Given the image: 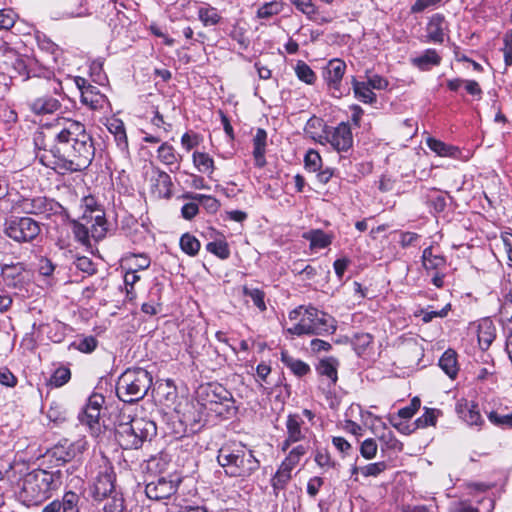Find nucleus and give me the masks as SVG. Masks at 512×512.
Returning a JSON list of instances; mask_svg holds the SVG:
<instances>
[{
	"label": "nucleus",
	"mask_w": 512,
	"mask_h": 512,
	"mask_svg": "<svg viewBox=\"0 0 512 512\" xmlns=\"http://www.w3.org/2000/svg\"><path fill=\"white\" fill-rule=\"evenodd\" d=\"M153 383L152 375L143 368L127 369L118 379L116 394L125 403L142 400Z\"/></svg>",
	"instance_id": "39448f33"
},
{
	"label": "nucleus",
	"mask_w": 512,
	"mask_h": 512,
	"mask_svg": "<svg viewBox=\"0 0 512 512\" xmlns=\"http://www.w3.org/2000/svg\"><path fill=\"white\" fill-rule=\"evenodd\" d=\"M206 249L221 259H227L230 255L228 244L224 241L209 242Z\"/></svg>",
	"instance_id": "49530a36"
},
{
	"label": "nucleus",
	"mask_w": 512,
	"mask_h": 512,
	"mask_svg": "<svg viewBox=\"0 0 512 512\" xmlns=\"http://www.w3.org/2000/svg\"><path fill=\"white\" fill-rule=\"evenodd\" d=\"M327 141L338 152L347 151L353 145V136L351 128L347 123H340L331 131L327 137Z\"/></svg>",
	"instance_id": "ddd939ff"
},
{
	"label": "nucleus",
	"mask_w": 512,
	"mask_h": 512,
	"mask_svg": "<svg viewBox=\"0 0 512 512\" xmlns=\"http://www.w3.org/2000/svg\"><path fill=\"white\" fill-rule=\"evenodd\" d=\"M0 384L13 388L17 385L16 376L7 368H0Z\"/></svg>",
	"instance_id": "680f3d73"
},
{
	"label": "nucleus",
	"mask_w": 512,
	"mask_h": 512,
	"mask_svg": "<svg viewBox=\"0 0 512 512\" xmlns=\"http://www.w3.org/2000/svg\"><path fill=\"white\" fill-rule=\"evenodd\" d=\"M495 339V327L489 320H484L478 327V341L482 348H488Z\"/></svg>",
	"instance_id": "c756f323"
},
{
	"label": "nucleus",
	"mask_w": 512,
	"mask_h": 512,
	"mask_svg": "<svg viewBox=\"0 0 512 512\" xmlns=\"http://www.w3.org/2000/svg\"><path fill=\"white\" fill-rule=\"evenodd\" d=\"M303 420L298 414H290L287 417L286 429L290 441H301L305 435L302 432Z\"/></svg>",
	"instance_id": "bb28decb"
},
{
	"label": "nucleus",
	"mask_w": 512,
	"mask_h": 512,
	"mask_svg": "<svg viewBox=\"0 0 512 512\" xmlns=\"http://www.w3.org/2000/svg\"><path fill=\"white\" fill-rule=\"evenodd\" d=\"M422 262L426 270H435L445 265V258L441 255H434L432 247H428L423 251Z\"/></svg>",
	"instance_id": "473e14b6"
},
{
	"label": "nucleus",
	"mask_w": 512,
	"mask_h": 512,
	"mask_svg": "<svg viewBox=\"0 0 512 512\" xmlns=\"http://www.w3.org/2000/svg\"><path fill=\"white\" fill-rule=\"evenodd\" d=\"M281 11V4L278 2H267L260 6L257 10V16L259 18L268 19L274 15H277Z\"/></svg>",
	"instance_id": "de8ad7c7"
},
{
	"label": "nucleus",
	"mask_w": 512,
	"mask_h": 512,
	"mask_svg": "<svg viewBox=\"0 0 512 512\" xmlns=\"http://www.w3.org/2000/svg\"><path fill=\"white\" fill-rule=\"evenodd\" d=\"M73 233L75 238L82 244L89 243V229L86 227L84 223L74 222Z\"/></svg>",
	"instance_id": "4d7b16f0"
},
{
	"label": "nucleus",
	"mask_w": 512,
	"mask_h": 512,
	"mask_svg": "<svg viewBox=\"0 0 512 512\" xmlns=\"http://www.w3.org/2000/svg\"><path fill=\"white\" fill-rule=\"evenodd\" d=\"M82 206L85 208L82 220L88 222V212L89 215L97 212V210H100L98 208V204L93 196H86L82 200Z\"/></svg>",
	"instance_id": "bf43d9fd"
},
{
	"label": "nucleus",
	"mask_w": 512,
	"mask_h": 512,
	"mask_svg": "<svg viewBox=\"0 0 512 512\" xmlns=\"http://www.w3.org/2000/svg\"><path fill=\"white\" fill-rule=\"evenodd\" d=\"M441 414V411L434 408H424V414L415 420L412 424L415 428H426L428 426H435L437 422L438 416Z\"/></svg>",
	"instance_id": "72a5a7b5"
},
{
	"label": "nucleus",
	"mask_w": 512,
	"mask_h": 512,
	"mask_svg": "<svg viewBox=\"0 0 512 512\" xmlns=\"http://www.w3.org/2000/svg\"><path fill=\"white\" fill-rule=\"evenodd\" d=\"M428 202L437 213L444 211L446 208L445 197L437 192H435V195L429 197Z\"/></svg>",
	"instance_id": "774afa93"
},
{
	"label": "nucleus",
	"mask_w": 512,
	"mask_h": 512,
	"mask_svg": "<svg viewBox=\"0 0 512 512\" xmlns=\"http://www.w3.org/2000/svg\"><path fill=\"white\" fill-rule=\"evenodd\" d=\"M5 232L17 242H29L40 233L38 222L30 217H14L6 223Z\"/></svg>",
	"instance_id": "0eeeda50"
},
{
	"label": "nucleus",
	"mask_w": 512,
	"mask_h": 512,
	"mask_svg": "<svg viewBox=\"0 0 512 512\" xmlns=\"http://www.w3.org/2000/svg\"><path fill=\"white\" fill-rule=\"evenodd\" d=\"M193 162L200 172L212 173L214 170V161L207 153L194 152Z\"/></svg>",
	"instance_id": "4c0bfd02"
},
{
	"label": "nucleus",
	"mask_w": 512,
	"mask_h": 512,
	"mask_svg": "<svg viewBox=\"0 0 512 512\" xmlns=\"http://www.w3.org/2000/svg\"><path fill=\"white\" fill-rule=\"evenodd\" d=\"M217 461L228 476L243 480L249 478L260 467V462L253 452L243 445L222 446L218 451Z\"/></svg>",
	"instance_id": "7ed1b4c3"
},
{
	"label": "nucleus",
	"mask_w": 512,
	"mask_h": 512,
	"mask_svg": "<svg viewBox=\"0 0 512 512\" xmlns=\"http://www.w3.org/2000/svg\"><path fill=\"white\" fill-rule=\"evenodd\" d=\"M184 197L200 203L209 213L217 212L220 207V202L212 196L188 193Z\"/></svg>",
	"instance_id": "2f4dec72"
},
{
	"label": "nucleus",
	"mask_w": 512,
	"mask_h": 512,
	"mask_svg": "<svg viewBox=\"0 0 512 512\" xmlns=\"http://www.w3.org/2000/svg\"><path fill=\"white\" fill-rule=\"evenodd\" d=\"M299 316V322L288 328V333L297 336L324 335L333 334L336 330L333 317L313 306H300L289 313L291 320H296Z\"/></svg>",
	"instance_id": "20e7f679"
},
{
	"label": "nucleus",
	"mask_w": 512,
	"mask_h": 512,
	"mask_svg": "<svg viewBox=\"0 0 512 512\" xmlns=\"http://www.w3.org/2000/svg\"><path fill=\"white\" fill-rule=\"evenodd\" d=\"M74 264L77 269L84 273H87L88 275H92L96 271L95 265L93 264L92 260L86 256L77 257Z\"/></svg>",
	"instance_id": "5fc2aeb1"
},
{
	"label": "nucleus",
	"mask_w": 512,
	"mask_h": 512,
	"mask_svg": "<svg viewBox=\"0 0 512 512\" xmlns=\"http://www.w3.org/2000/svg\"><path fill=\"white\" fill-rule=\"evenodd\" d=\"M71 378L70 369L66 367L57 368L50 377L49 383L54 387H61Z\"/></svg>",
	"instance_id": "c03bdc74"
},
{
	"label": "nucleus",
	"mask_w": 512,
	"mask_h": 512,
	"mask_svg": "<svg viewBox=\"0 0 512 512\" xmlns=\"http://www.w3.org/2000/svg\"><path fill=\"white\" fill-rule=\"evenodd\" d=\"M305 168L311 172L320 170L322 165V159L320 154L313 149L307 151L304 157Z\"/></svg>",
	"instance_id": "a18cd8bd"
},
{
	"label": "nucleus",
	"mask_w": 512,
	"mask_h": 512,
	"mask_svg": "<svg viewBox=\"0 0 512 512\" xmlns=\"http://www.w3.org/2000/svg\"><path fill=\"white\" fill-rule=\"evenodd\" d=\"M163 285L159 282L153 284L148 293V301L141 306V311L149 316H154L162 310Z\"/></svg>",
	"instance_id": "2eb2a0df"
},
{
	"label": "nucleus",
	"mask_w": 512,
	"mask_h": 512,
	"mask_svg": "<svg viewBox=\"0 0 512 512\" xmlns=\"http://www.w3.org/2000/svg\"><path fill=\"white\" fill-rule=\"evenodd\" d=\"M157 427L154 421L144 417H130L122 414L115 428V437L119 445L125 449H139L143 443L156 436Z\"/></svg>",
	"instance_id": "f03ea898"
},
{
	"label": "nucleus",
	"mask_w": 512,
	"mask_h": 512,
	"mask_svg": "<svg viewBox=\"0 0 512 512\" xmlns=\"http://www.w3.org/2000/svg\"><path fill=\"white\" fill-rule=\"evenodd\" d=\"M152 173L151 185L154 192L157 193L158 197H170L172 186L170 176L159 168H153Z\"/></svg>",
	"instance_id": "f3484780"
},
{
	"label": "nucleus",
	"mask_w": 512,
	"mask_h": 512,
	"mask_svg": "<svg viewBox=\"0 0 512 512\" xmlns=\"http://www.w3.org/2000/svg\"><path fill=\"white\" fill-rule=\"evenodd\" d=\"M106 102V96L93 85L82 91L81 103L92 110L103 108Z\"/></svg>",
	"instance_id": "aec40b11"
},
{
	"label": "nucleus",
	"mask_w": 512,
	"mask_h": 512,
	"mask_svg": "<svg viewBox=\"0 0 512 512\" xmlns=\"http://www.w3.org/2000/svg\"><path fill=\"white\" fill-rule=\"evenodd\" d=\"M78 502L79 496L73 491H68L60 502V510L62 512H79Z\"/></svg>",
	"instance_id": "79ce46f5"
},
{
	"label": "nucleus",
	"mask_w": 512,
	"mask_h": 512,
	"mask_svg": "<svg viewBox=\"0 0 512 512\" xmlns=\"http://www.w3.org/2000/svg\"><path fill=\"white\" fill-rule=\"evenodd\" d=\"M282 363L291 370V372L298 376L303 377L310 372V366L302 360L296 359L291 356L288 352H281Z\"/></svg>",
	"instance_id": "b1692460"
},
{
	"label": "nucleus",
	"mask_w": 512,
	"mask_h": 512,
	"mask_svg": "<svg viewBox=\"0 0 512 512\" xmlns=\"http://www.w3.org/2000/svg\"><path fill=\"white\" fill-rule=\"evenodd\" d=\"M291 479V475H287L283 472H279L277 470V472L275 473V475L273 476L272 480H271V485L274 489V491L276 492L277 490H283L285 488V486L287 485V483L290 481Z\"/></svg>",
	"instance_id": "052dcab7"
},
{
	"label": "nucleus",
	"mask_w": 512,
	"mask_h": 512,
	"mask_svg": "<svg viewBox=\"0 0 512 512\" xmlns=\"http://www.w3.org/2000/svg\"><path fill=\"white\" fill-rule=\"evenodd\" d=\"M267 133L264 129L259 128L253 138V155L255 158V164L258 167H263L266 163L265 160V147H266Z\"/></svg>",
	"instance_id": "5701e85b"
},
{
	"label": "nucleus",
	"mask_w": 512,
	"mask_h": 512,
	"mask_svg": "<svg viewBox=\"0 0 512 512\" xmlns=\"http://www.w3.org/2000/svg\"><path fill=\"white\" fill-rule=\"evenodd\" d=\"M352 87L355 97L360 101L364 103H373L376 100V94L366 82H359L353 77Z\"/></svg>",
	"instance_id": "c85d7f7f"
},
{
	"label": "nucleus",
	"mask_w": 512,
	"mask_h": 512,
	"mask_svg": "<svg viewBox=\"0 0 512 512\" xmlns=\"http://www.w3.org/2000/svg\"><path fill=\"white\" fill-rule=\"evenodd\" d=\"M345 70V62L338 58L330 60L326 67L324 68V79L329 88L334 90L333 95H335L336 91L339 92V95H337V97H340L342 95V92L340 91V85Z\"/></svg>",
	"instance_id": "9b49d317"
},
{
	"label": "nucleus",
	"mask_w": 512,
	"mask_h": 512,
	"mask_svg": "<svg viewBox=\"0 0 512 512\" xmlns=\"http://www.w3.org/2000/svg\"><path fill=\"white\" fill-rule=\"evenodd\" d=\"M104 512H128L122 498H113L108 501L103 509Z\"/></svg>",
	"instance_id": "0e129e2a"
},
{
	"label": "nucleus",
	"mask_w": 512,
	"mask_h": 512,
	"mask_svg": "<svg viewBox=\"0 0 512 512\" xmlns=\"http://www.w3.org/2000/svg\"><path fill=\"white\" fill-rule=\"evenodd\" d=\"M114 480L115 476L112 468L106 465L102 467L93 482V497L97 500H101L110 495L114 490Z\"/></svg>",
	"instance_id": "1a4fd4ad"
},
{
	"label": "nucleus",
	"mask_w": 512,
	"mask_h": 512,
	"mask_svg": "<svg viewBox=\"0 0 512 512\" xmlns=\"http://www.w3.org/2000/svg\"><path fill=\"white\" fill-rule=\"evenodd\" d=\"M315 462L323 468H333L335 466V462L326 450L317 451L315 455Z\"/></svg>",
	"instance_id": "e2e57ef3"
},
{
	"label": "nucleus",
	"mask_w": 512,
	"mask_h": 512,
	"mask_svg": "<svg viewBox=\"0 0 512 512\" xmlns=\"http://www.w3.org/2000/svg\"><path fill=\"white\" fill-rule=\"evenodd\" d=\"M33 141L37 149L44 151L41 161L63 172L82 171L95 156L94 141L85 125L70 118L60 117L42 125Z\"/></svg>",
	"instance_id": "f257e3e1"
},
{
	"label": "nucleus",
	"mask_w": 512,
	"mask_h": 512,
	"mask_svg": "<svg viewBox=\"0 0 512 512\" xmlns=\"http://www.w3.org/2000/svg\"><path fill=\"white\" fill-rule=\"evenodd\" d=\"M107 129L114 135L119 149L126 150L128 148V141L123 121L118 118H111L107 122Z\"/></svg>",
	"instance_id": "4be33fe9"
},
{
	"label": "nucleus",
	"mask_w": 512,
	"mask_h": 512,
	"mask_svg": "<svg viewBox=\"0 0 512 512\" xmlns=\"http://www.w3.org/2000/svg\"><path fill=\"white\" fill-rule=\"evenodd\" d=\"M413 64L421 70H428L431 66H437L441 62V57L436 50L427 49L422 55L414 58Z\"/></svg>",
	"instance_id": "cd10ccee"
},
{
	"label": "nucleus",
	"mask_w": 512,
	"mask_h": 512,
	"mask_svg": "<svg viewBox=\"0 0 512 512\" xmlns=\"http://www.w3.org/2000/svg\"><path fill=\"white\" fill-rule=\"evenodd\" d=\"M360 454L367 460L373 459L377 454V443L374 439L364 440L360 446Z\"/></svg>",
	"instance_id": "8fccbe9b"
},
{
	"label": "nucleus",
	"mask_w": 512,
	"mask_h": 512,
	"mask_svg": "<svg viewBox=\"0 0 512 512\" xmlns=\"http://www.w3.org/2000/svg\"><path fill=\"white\" fill-rule=\"evenodd\" d=\"M28 273L22 267L17 265L5 266L2 268L1 277L3 283L7 287L21 288L26 279Z\"/></svg>",
	"instance_id": "dca6fc26"
},
{
	"label": "nucleus",
	"mask_w": 512,
	"mask_h": 512,
	"mask_svg": "<svg viewBox=\"0 0 512 512\" xmlns=\"http://www.w3.org/2000/svg\"><path fill=\"white\" fill-rule=\"evenodd\" d=\"M54 482V474L45 470L30 473L24 479L22 493L28 501L41 502L49 497Z\"/></svg>",
	"instance_id": "423d86ee"
},
{
	"label": "nucleus",
	"mask_w": 512,
	"mask_h": 512,
	"mask_svg": "<svg viewBox=\"0 0 512 512\" xmlns=\"http://www.w3.org/2000/svg\"><path fill=\"white\" fill-rule=\"evenodd\" d=\"M198 17L204 26L217 25L221 20V16L217 9L211 6L200 7L198 10Z\"/></svg>",
	"instance_id": "c9c22d12"
},
{
	"label": "nucleus",
	"mask_w": 512,
	"mask_h": 512,
	"mask_svg": "<svg viewBox=\"0 0 512 512\" xmlns=\"http://www.w3.org/2000/svg\"><path fill=\"white\" fill-rule=\"evenodd\" d=\"M105 402L103 395L94 393L87 401L83 411L79 414V421L88 426L92 434H98L101 431V410Z\"/></svg>",
	"instance_id": "6e6552de"
},
{
	"label": "nucleus",
	"mask_w": 512,
	"mask_h": 512,
	"mask_svg": "<svg viewBox=\"0 0 512 512\" xmlns=\"http://www.w3.org/2000/svg\"><path fill=\"white\" fill-rule=\"evenodd\" d=\"M15 24V14L11 10H0V31L9 30Z\"/></svg>",
	"instance_id": "13d9d810"
},
{
	"label": "nucleus",
	"mask_w": 512,
	"mask_h": 512,
	"mask_svg": "<svg viewBox=\"0 0 512 512\" xmlns=\"http://www.w3.org/2000/svg\"><path fill=\"white\" fill-rule=\"evenodd\" d=\"M373 337L369 333H358L354 336V346L357 352L360 354L363 352L371 343Z\"/></svg>",
	"instance_id": "6e6d98bb"
},
{
	"label": "nucleus",
	"mask_w": 512,
	"mask_h": 512,
	"mask_svg": "<svg viewBox=\"0 0 512 512\" xmlns=\"http://www.w3.org/2000/svg\"><path fill=\"white\" fill-rule=\"evenodd\" d=\"M157 153L159 160L165 165H174L177 163V155L171 145L163 143L158 148Z\"/></svg>",
	"instance_id": "37998d69"
},
{
	"label": "nucleus",
	"mask_w": 512,
	"mask_h": 512,
	"mask_svg": "<svg viewBox=\"0 0 512 512\" xmlns=\"http://www.w3.org/2000/svg\"><path fill=\"white\" fill-rule=\"evenodd\" d=\"M461 413L462 418L469 425H481L483 423V419L479 412L478 406L474 403H471L470 405L466 404L465 410H462Z\"/></svg>",
	"instance_id": "a19ab883"
},
{
	"label": "nucleus",
	"mask_w": 512,
	"mask_h": 512,
	"mask_svg": "<svg viewBox=\"0 0 512 512\" xmlns=\"http://www.w3.org/2000/svg\"><path fill=\"white\" fill-rule=\"evenodd\" d=\"M303 238L310 242L311 249H323L332 243V237L320 229L305 232Z\"/></svg>",
	"instance_id": "393cba45"
},
{
	"label": "nucleus",
	"mask_w": 512,
	"mask_h": 512,
	"mask_svg": "<svg viewBox=\"0 0 512 512\" xmlns=\"http://www.w3.org/2000/svg\"><path fill=\"white\" fill-rule=\"evenodd\" d=\"M30 110L37 115L53 114L61 107L58 99L51 96H42L32 100L29 104Z\"/></svg>",
	"instance_id": "a211bd4d"
},
{
	"label": "nucleus",
	"mask_w": 512,
	"mask_h": 512,
	"mask_svg": "<svg viewBox=\"0 0 512 512\" xmlns=\"http://www.w3.org/2000/svg\"><path fill=\"white\" fill-rule=\"evenodd\" d=\"M97 344L98 341L94 336H87L79 342H74L73 346L82 353H91L96 349Z\"/></svg>",
	"instance_id": "09e8293b"
},
{
	"label": "nucleus",
	"mask_w": 512,
	"mask_h": 512,
	"mask_svg": "<svg viewBox=\"0 0 512 512\" xmlns=\"http://www.w3.org/2000/svg\"><path fill=\"white\" fill-rule=\"evenodd\" d=\"M177 491V483L172 479L159 477L146 484L145 493L149 499L162 500L169 498Z\"/></svg>",
	"instance_id": "9d476101"
},
{
	"label": "nucleus",
	"mask_w": 512,
	"mask_h": 512,
	"mask_svg": "<svg viewBox=\"0 0 512 512\" xmlns=\"http://www.w3.org/2000/svg\"><path fill=\"white\" fill-rule=\"evenodd\" d=\"M95 213L96 214L94 216L92 214L88 215V220L94 219V223L91 226L92 236L96 239H101L105 236L106 233V220L102 210H97Z\"/></svg>",
	"instance_id": "f704fd0d"
},
{
	"label": "nucleus",
	"mask_w": 512,
	"mask_h": 512,
	"mask_svg": "<svg viewBox=\"0 0 512 512\" xmlns=\"http://www.w3.org/2000/svg\"><path fill=\"white\" fill-rule=\"evenodd\" d=\"M503 55L506 66L512 65V30H508L503 36Z\"/></svg>",
	"instance_id": "864d4df0"
},
{
	"label": "nucleus",
	"mask_w": 512,
	"mask_h": 512,
	"mask_svg": "<svg viewBox=\"0 0 512 512\" xmlns=\"http://www.w3.org/2000/svg\"><path fill=\"white\" fill-rule=\"evenodd\" d=\"M448 31V23L444 15L440 13L433 14L426 26L425 43L442 44Z\"/></svg>",
	"instance_id": "f8f14e48"
},
{
	"label": "nucleus",
	"mask_w": 512,
	"mask_h": 512,
	"mask_svg": "<svg viewBox=\"0 0 512 512\" xmlns=\"http://www.w3.org/2000/svg\"><path fill=\"white\" fill-rule=\"evenodd\" d=\"M291 2L296 6V8L304 13L306 16H311L314 14L315 5L312 3V0H291Z\"/></svg>",
	"instance_id": "338daca9"
},
{
	"label": "nucleus",
	"mask_w": 512,
	"mask_h": 512,
	"mask_svg": "<svg viewBox=\"0 0 512 512\" xmlns=\"http://www.w3.org/2000/svg\"><path fill=\"white\" fill-rule=\"evenodd\" d=\"M439 367L451 378L454 379L458 373L457 354L454 350H446L439 359Z\"/></svg>",
	"instance_id": "a878e982"
},
{
	"label": "nucleus",
	"mask_w": 512,
	"mask_h": 512,
	"mask_svg": "<svg viewBox=\"0 0 512 512\" xmlns=\"http://www.w3.org/2000/svg\"><path fill=\"white\" fill-rule=\"evenodd\" d=\"M24 209L27 213L49 217L56 213L61 206L59 203L46 197H35L24 201Z\"/></svg>",
	"instance_id": "4468645a"
},
{
	"label": "nucleus",
	"mask_w": 512,
	"mask_h": 512,
	"mask_svg": "<svg viewBox=\"0 0 512 512\" xmlns=\"http://www.w3.org/2000/svg\"><path fill=\"white\" fill-rule=\"evenodd\" d=\"M180 247L184 253L195 256L199 252L200 242L196 237L186 233L180 238Z\"/></svg>",
	"instance_id": "58836bf2"
},
{
	"label": "nucleus",
	"mask_w": 512,
	"mask_h": 512,
	"mask_svg": "<svg viewBox=\"0 0 512 512\" xmlns=\"http://www.w3.org/2000/svg\"><path fill=\"white\" fill-rule=\"evenodd\" d=\"M338 366L339 361L336 358L328 357L320 360L316 366V371L319 375L327 377L330 385L334 386L338 381Z\"/></svg>",
	"instance_id": "412c9836"
},
{
	"label": "nucleus",
	"mask_w": 512,
	"mask_h": 512,
	"mask_svg": "<svg viewBox=\"0 0 512 512\" xmlns=\"http://www.w3.org/2000/svg\"><path fill=\"white\" fill-rule=\"evenodd\" d=\"M491 423L500 427H512V412L510 414L501 415L498 412L491 411L488 414Z\"/></svg>",
	"instance_id": "603ef678"
},
{
	"label": "nucleus",
	"mask_w": 512,
	"mask_h": 512,
	"mask_svg": "<svg viewBox=\"0 0 512 512\" xmlns=\"http://www.w3.org/2000/svg\"><path fill=\"white\" fill-rule=\"evenodd\" d=\"M306 452L307 449L305 446L298 445L289 452L285 459L288 461V464L291 463L295 467L299 463L301 457L306 454Z\"/></svg>",
	"instance_id": "69168bd1"
},
{
	"label": "nucleus",
	"mask_w": 512,
	"mask_h": 512,
	"mask_svg": "<svg viewBox=\"0 0 512 512\" xmlns=\"http://www.w3.org/2000/svg\"><path fill=\"white\" fill-rule=\"evenodd\" d=\"M387 468V464L384 461L381 462H375L370 463L364 467H361L360 472L365 477H376L379 474H381L383 471H385Z\"/></svg>",
	"instance_id": "3c124183"
},
{
	"label": "nucleus",
	"mask_w": 512,
	"mask_h": 512,
	"mask_svg": "<svg viewBox=\"0 0 512 512\" xmlns=\"http://www.w3.org/2000/svg\"><path fill=\"white\" fill-rule=\"evenodd\" d=\"M207 398L211 404H220L229 412L233 406L232 394L221 385H211L207 391Z\"/></svg>",
	"instance_id": "6ab92c4d"
},
{
	"label": "nucleus",
	"mask_w": 512,
	"mask_h": 512,
	"mask_svg": "<svg viewBox=\"0 0 512 512\" xmlns=\"http://www.w3.org/2000/svg\"><path fill=\"white\" fill-rule=\"evenodd\" d=\"M295 73L299 80L305 82L306 84H314L316 80V74L310 68V66L304 61L299 60L295 67Z\"/></svg>",
	"instance_id": "ea45409f"
},
{
	"label": "nucleus",
	"mask_w": 512,
	"mask_h": 512,
	"mask_svg": "<svg viewBox=\"0 0 512 512\" xmlns=\"http://www.w3.org/2000/svg\"><path fill=\"white\" fill-rule=\"evenodd\" d=\"M428 147L439 156L455 157L459 153V149L455 146L447 145L444 142L435 138L427 139Z\"/></svg>",
	"instance_id": "7c9ffc66"
},
{
	"label": "nucleus",
	"mask_w": 512,
	"mask_h": 512,
	"mask_svg": "<svg viewBox=\"0 0 512 512\" xmlns=\"http://www.w3.org/2000/svg\"><path fill=\"white\" fill-rule=\"evenodd\" d=\"M243 295L251 298L253 304L261 311H265L267 309L265 304V293L264 291L258 288H250L247 285L242 287Z\"/></svg>",
	"instance_id": "e433bc0d"
}]
</instances>
